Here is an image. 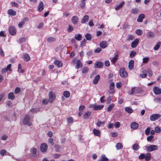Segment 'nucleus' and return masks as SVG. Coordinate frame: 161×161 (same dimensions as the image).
Masks as SVG:
<instances>
[{
  "label": "nucleus",
  "mask_w": 161,
  "mask_h": 161,
  "mask_svg": "<svg viewBox=\"0 0 161 161\" xmlns=\"http://www.w3.org/2000/svg\"><path fill=\"white\" fill-rule=\"evenodd\" d=\"M151 154L150 153H147L145 154V160L146 161H149L151 159Z\"/></svg>",
  "instance_id": "c85d7f7f"
},
{
  "label": "nucleus",
  "mask_w": 161,
  "mask_h": 161,
  "mask_svg": "<svg viewBox=\"0 0 161 161\" xmlns=\"http://www.w3.org/2000/svg\"><path fill=\"white\" fill-rule=\"evenodd\" d=\"M147 36L148 38L153 37L154 36V34L152 32H150L147 34Z\"/></svg>",
  "instance_id": "de8ad7c7"
},
{
  "label": "nucleus",
  "mask_w": 161,
  "mask_h": 161,
  "mask_svg": "<svg viewBox=\"0 0 161 161\" xmlns=\"http://www.w3.org/2000/svg\"><path fill=\"white\" fill-rule=\"evenodd\" d=\"M115 105L114 103H111L109 105L107 108V111L108 112H110L112 109L114 107Z\"/></svg>",
  "instance_id": "bb28decb"
},
{
  "label": "nucleus",
  "mask_w": 161,
  "mask_h": 161,
  "mask_svg": "<svg viewBox=\"0 0 161 161\" xmlns=\"http://www.w3.org/2000/svg\"><path fill=\"white\" fill-rule=\"evenodd\" d=\"M91 112L90 111H88L84 113L83 117L85 119H88L91 116Z\"/></svg>",
  "instance_id": "dca6fc26"
},
{
  "label": "nucleus",
  "mask_w": 161,
  "mask_h": 161,
  "mask_svg": "<svg viewBox=\"0 0 161 161\" xmlns=\"http://www.w3.org/2000/svg\"><path fill=\"white\" fill-rule=\"evenodd\" d=\"M161 44V42L159 41L158 42L155 46L154 47V50L155 51L157 50L160 47Z\"/></svg>",
  "instance_id": "473e14b6"
},
{
  "label": "nucleus",
  "mask_w": 161,
  "mask_h": 161,
  "mask_svg": "<svg viewBox=\"0 0 161 161\" xmlns=\"http://www.w3.org/2000/svg\"><path fill=\"white\" fill-rule=\"evenodd\" d=\"M114 88V82H112L109 86V89L110 90H112Z\"/></svg>",
  "instance_id": "6e6d98bb"
},
{
  "label": "nucleus",
  "mask_w": 161,
  "mask_h": 161,
  "mask_svg": "<svg viewBox=\"0 0 161 161\" xmlns=\"http://www.w3.org/2000/svg\"><path fill=\"white\" fill-rule=\"evenodd\" d=\"M31 152L32 154L34 155L36 154V148L34 147L32 148L31 149Z\"/></svg>",
  "instance_id": "49530a36"
},
{
  "label": "nucleus",
  "mask_w": 161,
  "mask_h": 161,
  "mask_svg": "<svg viewBox=\"0 0 161 161\" xmlns=\"http://www.w3.org/2000/svg\"><path fill=\"white\" fill-rule=\"evenodd\" d=\"M158 148L157 146L153 145H150L146 147L147 151L148 152H150L156 150L158 149Z\"/></svg>",
  "instance_id": "7ed1b4c3"
},
{
  "label": "nucleus",
  "mask_w": 161,
  "mask_h": 161,
  "mask_svg": "<svg viewBox=\"0 0 161 161\" xmlns=\"http://www.w3.org/2000/svg\"><path fill=\"white\" fill-rule=\"evenodd\" d=\"M86 1L81 0V3L80 4V6L82 9L84 8L86 6Z\"/></svg>",
  "instance_id": "f704fd0d"
},
{
  "label": "nucleus",
  "mask_w": 161,
  "mask_h": 161,
  "mask_svg": "<svg viewBox=\"0 0 161 161\" xmlns=\"http://www.w3.org/2000/svg\"><path fill=\"white\" fill-rule=\"evenodd\" d=\"M8 31L9 34L12 35H14L16 33V31L14 26H10Z\"/></svg>",
  "instance_id": "6e6552de"
},
{
  "label": "nucleus",
  "mask_w": 161,
  "mask_h": 161,
  "mask_svg": "<svg viewBox=\"0 0 161 161\" xmlns=\"http://www.w3.org/2000/svg\"><path fill=\"white\" fill-rule=\"evenodd\" d=\"M135 33L138 36H140L142 35L143 31L141 30L137 29Z\"/></svg>",
  "instance_id": "a19ab883"
},
{
  "label": "nucleus",
  "mask_w": 161,
  "mask_h": 161,
  "mask_svg": "<svg viewBox=\"0 0 161 161\" xmlns=\"http://www.w3.org/2000/svg\"><path fill=\"white\" fill-rule=\"evenodd\" d=\"M53 141L52 138H49L48 140V142L51 144V145L53 146L54 145V142H53Z\"/></svg>",
  "instance_id": "774afa93"
},
{
  "label": "nucleus",
  "mask_w": 161,
  "mask_h": 161,
  "mask_svg": "<svg viewBox=\"0 0 161 161\" xmlns=\"http://www.w3.org/2000/svg\"><path fill=\"white\" fill-rule=\"evenodd\" d=\"M44 9V4L43 2L41 1L39 5L37 7V9L39 11H42Z\"/></svg>",
  "instance_id": "4468645a"
},
{
  "label": "nucleus",
  "mask_w": 161,
  "mask_h": 161,
  "mask_svg": "<svg viewBox=\"0 0 161 161\" xmlns=\"http://www.w3.org/2000/svg\"><path fill=\"white\" fill-rule=\"evenodd\" d=\"M63 95L65 97L68 98L69 97L70 94L69 91H66L64 92Z\"/></svg>",
  "instance_id": "e433bc0d"
},
{
  "label": "nucleus",
  "mask_w": 161,
  "mask_h": 161,
  "mask_svg": "<svg viewBox=\"0 0 161 161\" xmlns=\"http://www.w3.org/2000/svg\"><path fill=\"white\" fill-rule=\"evenodd\" d=\"M73 119L72 117H68L67 119V121L68 123H72L73 122Z\"/></svg>",
  "instance_id": "c03bdc74"
},
{
  "label": "nucleus",
  "mask_w": 161,
  "mask_h": 161,
  "mask_svg": "<svg viewBox=\"0 0 161 161\" xmlns=\"http://www.w3.org/2000/svg\"><path fill=\"white\" fill-rule=\"evenodd\" d=\"M139 11V10L136 8H133L131 10V13L134 14H137Z\"/></svg>",
  "instance_id": "ea45409f"
},
{
  "label": "nucleus",
  "mask_w": 161,
  "mask_h": 161,
  "mask_svg": "<svg viewBox=\"0 0 161 161\" xmlns=\"http://www.w3.org/2000/svg\"><path fill=\"white\" fill-rule=\"evenodd\" d=\"M100 78V76L99 75H97L94 79L93 83L94 84H97L98 83V80Z\"/></svg>",
  "instance_id": "393cba45"
},
{
  "label": "nucleus",
  "mask_w": 161,
  "mask_h": 161,
  "mask_svg": "<svg viewBox=\"0 0 161 161\" xmlns=\"http://www.w3.org/2000/svg\"><path fill=\"white\" fill-rule=\"evenodd\" d=\"M125 110L128 113L130 114L132 113L133 109L129 107H126L125 108Z\"/></svg>",
  "instance_id": "4c0bfd02"
},
{
  "label": "nucleus",
  "mask_w": 161,
  "mask_h": 161,
  "mask_svg": "<svg viewBox=\"0 0 161 161\" xmlns=\"http://www.w3.org/2000/svg\"><path fill=\"white\" fill-rule=\"evenodd\" d=\"M56 41V38L54 37H50L47 38V41L48 42H52L55 41Z\"/></svg>",
  "instance_id": "72a5a7b5"
},
{
  "label": "nucleus",
  "mask_w": 161,
  "mask_h": 161,
  "mask_svg": "<svg viewBox=\"0 0 161 161\" xmlns=\"http://www.w3.org/2000/svg\"><path fill=\"white\" fill-rule=\"evenodd\" d=\"M89 16L88 15H85L81 20V23L84 24L88 22L89 19Z\"/></svg>",
  "instance_id": "2eb2a0df"
},
{
  "label": "nucleus",
  "mask_w": 161,
  "mask_h": 161,
  "mask_svg": "<svg viewBox=\"0 0 161 161\" xmlns=\"http://www.w3.org/2000/svg\"><path fill=\"white\" fill-rule=\"evenodd\" d=\"M102 48L101 47H97V49L94 50V52L96 53H98L102 51Z\"/></svg>",
  "instance_id": "680f3d73"
},
{
  "label": "nucleus",
  "mask_w": 161,
  "mask_h": 161,
  "mask_svg": "<svg viewBox=\"0 0 161 161\" xmlns=\"http://www.w3.org/2000/svg\"><path fill=\"white\" fill-rule=\"evenodd\" d=\"M118 58V55L116 54L115 55L114 57L111 60V62L113 64H115L116 61Z\"/></svg>",
  "instance_id": "c756f323"
},
{
  "label": "nucleus",
  "mask_w": 161,
  "mask_h": 161,
  "mask_svg": "<svg viewBox=\"0 0 161 161\" xmlns=\"http://www.w3.org/2000/svg\"><path fill=\"white\" fill-rule=\"evenodd\" d=\"M29 19L28 17H26L24 18L22 21L20 22L18 24V26L19 28H21L22 27V25L23 24L25 23V21H28Z\"/></svg>",
  "instance_id": "9b49d317"
},
{
  "label": "nucleus",
  "mask_w": 161,
  "mask_h": 161,
  "mask_svg": "<svg viewBox=\"0 0 161 161\" xmlns=\"http://www.w3.org/2000/svg\"><path fill=\"white\" fill-rule=\"evenodd\" d=\"M124 4L125 2H122L119 5H118L115 7V9L116 10L119 9L120 8L123 7Z\"/></svg>",
  "instance_id": "2f4dec72"
},
{
  "label": "nucleus",
  "mask_w": 161,
  "mask_h": 161,
  "mask_svg": "<svg viewBox=\"0 0 161 161\" xmlns=\"http://www.w3.org/2000/svg\"><path fill=\"white\" fill-rule=\"evenodd\" d=\"M155 131L157 133H159L161 131V129L158 127H156L155 129Z\"/></svg>",
  "instance_id": "13d9d810"
},
{
  "label": "nucleus",
  "mask_w": 161,
  "mask_h": 161,
  "mask_svg": "<svg viewBox=\"0 0 161 161\" xmlns=\"http://www.w3.org/2000/svg\"><path fill=\"white\" fill-rule=\"evenodd\" d=\"M103 65V63L101 62H96L94 65L95 68H102Z\"/></svg>",
  "instance_id": "1a4fd4ad"
},
{
  "label": "nucleus",
  "mask_w": 161,
  "mask_h": 161,
  "mask_svg": "<svg viewBox=\"0 0 161 161\" xmlns=\"http://www.w3.org/2000/svg\"><path fill=\"white\" fill-rule=\"evenodd\" d=\"M150 130V128L149 127L147 128L145 130V134L147 135H148L149 134Z\"/></svg>",
  "instance_id": "338daca9"
},
{
  "label": "nucleus",
  "mask_w": 161,
  "mask_h": 161,
  "mask_svg": "<svg viewBox=\"0 0 161 161\" xmlns=\"http://www.w3.org/2000/svg\"><path fill=\"white\" fill-rule=\"evenodd\" d=\"M8 99L13 100L15 98V97L13 92H11L8 93Z\"/></svg>",
  "instance_id": "a878e982"
},
{
  "label": "nucleus",
  "mask_w": 161,
  "mask_h": 161,
  "mask_svg": "<svg viewBox=\"0 0 161 161\" xmlns=\"http://www.w3.org/2000/svg\"><path fill=\"white\" fill-rule=\"evenodd\" d=\"M71 20L74 24L75 25L78 22L79 18L76 16H74L71 18Z\"/></svg>",
  "instance_id": "9d476101"
},
{
  "label": "nucleus",
  "mask_w": 161,
  "mask_h": 161,
  "mask_svg": "<svg viewBox=\"0 0 161 161\" xmlns=\"http://www.w3.org/2000/svg\"><path fill=\"white\" fill-rule=\"evenodd\" d=\"M116 149L117 150L122 149L123 148V145L120 143H117L116 145Z\"/></svg>",
  "instance_id": "58836bf2"
},
{
  "label": "nucleus",
  "mask_w": 161,
  "mask_h": 161,
  "mask_svg": "<svg viewBox=\"0 0 161 161\" xmlns=\"http://www.w3.org/2000/svg\"><path fill=\"white\" fill-rule=\"evenodd\" d=\"M114 126L117 128H119L120 126V124L119 122H115L114 125Z\"/></svg>",
  "instance_id": "69168bd1"
},
{
  "label": "nucleus",
  "mask_w": 161,
  "mask_h": 161,
  "mask_svg": "<svg viewBox=\"0 0 161 161\" xmlns=\"http://www.w3.org/2000/svg\"><path fill=\"white\" fill-rule=\"evenodd\" d=\"M86 39L88 41L92 39V37L91 35L89 33H87L85 36Z\"/></svg>",
  "instance_id": "37998d69"
},
{
  "label": "nucleus",
  "mask_w": 161,
  "mask_h": 161,
  "mask_svg": "<svg viewBox=\"0 0 161 161\" xmlns=\"http://www.w3.org/2000/svg\"><path fill=\"white\" fill-rule=\"evenodd\" d=\"M24 58L25 61H28L30 60V57L28 53L24 54Z\"/></svg>",
  "instance_id": "7c9ffc66"
},
{
  "label": "nucleus",
  "mask_w": 161,
  "mask_h": 161,
  "mask_svg": "<svg viewBox=\"0 0 161 161\" xmlns=\"http://www.w3.org/2000/svg\"><path fill=\"white\" fill-rule=\"evenodd\" d=\"M135 38L134 36L132 35H129L127 37V40L130 41V40H132Z\"/></svg>",
  "instance_id": "09e8293b"
},
{
  "label": "nucleus",
  "mask_w": 161,
  "mask_h": 161,
  "mask_svg": "<svg viewBox=\"0 0 161 161\" xmlns=\"http://www.w3.org/2000/svg\"><path fill=\"white\" fill-rule=\"evenodd\" d=\"M7 153V151L4 149H2L0 151V154L2 156H4L5 154H6Z\"/></svg>",
  "instance_id": "603ef678"
},
{
  "label": "nucleus",
  "mask_w": 161,
  "mask_h": 161,
  "mask_svg": "<svg viewBox=\"0 0 161 161\" xmlns=\"http://www.w3.org/2000/svg\"><path fill=\"white\" fill-rule=\"evenodd\" d=\"M136 52L134 51H132L130 52V54L129 57L130 58H132L134 57L136 54Z\"/></svg>",
  "instance_id": "864d4df0"
},
{
  "label": "nucleus",
  "mask_w": 161,
  "mask_h": 161,
  "mask_svg": "<svg viewBox=\"0 0 161 161\" xmlns=\"http://www.w3.org/2000/svg\"><path fill=\"white\" fill-rule=\"evenodd\" d=\"M54 64L55 65H57V66L58 67L60 68L62 66L63 64L62 62L60 60H57L55 61Z\"/></svg>",
  "instance_id": "5701e85b"
},
{
  "label": "nucleus",
  "mask_w": 161,
  "mask_h": 161,
  "mask_svg": "<svg viewBox=\"0 0 161 161\" xmlns=\"http://www.w3.org/2000/svg\"><path fill=\"white\" fill-rule=\"evenodd\" d=\"M82 36L81 35L79 34L78 35H76L75 36V38L77 41H80L82 39Z\"/></svg>",
  "instance_id": "c9c22d12"
},
{
  "label": "nucleus",
  "mask_w": 161,
  "mask_h": 161,
  "mask_svg": "<svg viewBox=\"0 0 161 161\" xmlns=\"http://www.w3.org/2000/svg\"><path fill=\"white\" fill-rule=\"evenodd\" d=\"M104 107L103 105H95L93 107V110H97L102 109Z\"/></svg>",
  "instance_id": "6ab92c4d"
},
{
  "label": "nucleus",
  "mask_w": 161,
  "mask_h": 161,
  "mask_svg": "<svg viewBox=\"0 0 161 161\" xmlns=\"http://www.w3.org/2000/svg\"><path fill=\"white\" fill-rule=\"evenodd\" d=\"M160 117L161 115L159 114H154L150 116V118L151 121H154L160 118Z\"/></svg>",
  "instance_id": "39448f33"
},
{
  "label": "nucleus",
  "mask_w": 161,
  "mask_h": 161,
  "mask_svg": "<svg viewBox=\"0 0 161 161\" xmlns=\"http://www.w3.org/2000/svg\"><path fill=\"white\" fill-rule=\"evenodd\" d=\"M73 30V26H70L69 25V28L67 30V31L69 32H71Z\"/></svg>",
  "instance_id": "0e129e2a"
},
{
  "label": "nucleus",
  "mask_w": 161,
  "mask_h": 161,
  "mask_svg": "<svg viewBox=\"0 0 161 161\" xmlns=\"http://www.w3.org/2000/svg\"><path fill=\"white\" fill-rule=\"evenodd\" d=\"M30 119L31 117L30 115L28 114L26 115L23 120V124L28 126H31V123L30 122Z\"/></svg>",
  "instance_id": "f257e3e1"
},
{
  "label": "nucleus",
  "mask_w": 161,
  "mask_h": 161,
  "mask_svg": "<svg viewBox=\"0 0 161 161\" xmlns=\"http://www.w3.org/2000/svg\"><path fill=\"white\" fill-rule=\"evenodd\" d=\"M83 66V64L79 59L77 60L76 63V68L77 69H79V68H81Z\"/></svg>",
  "instance_id": "a211bd4d"
},
{
  "label": "nucleus",
  "mask_w": 161,
  "mask_h": 161,
  "mask_svg": "<svg viewBox=\"0 0 161 161\" xmlns=\"http://www.w3.org/2000/svg\"><path fill=\"white\" fill-rule=\"evenodd\" d=\"M101 158L98 161H109V159L106 157L104 154L102 155Z\"/></svg>",
  "instance_id": "cd10ccee"
},
{
  "label": "nucleus",
  "mask_w": 161,
  "mask_h": 161,
  "mask_svg": "<svg viewBox=\"0 0 161 161\" xmlns=\"http://www.w3.org/2000/svg\"><path fill=\"white\" fill-rule=\"evenodd\" d=\"M154 93L156 95H159L161 94V89L157 86H154L153 89Z\"/></svg>",
  "instance_id": "0eeeda50"
},
{
  "label": "nucleus",
  "mask_w": 161,
  "mask_h": 161,
  "mask_svg": "<svg viewBox=\"0 0 161 161\" xmlns=\"http://www.w3.org/2000/svg\"><path fill=\"white\" fill-rule=\"evenodd\" d=\"M49 102V100L47 99H45L42 101V103L45 105L47 104Z\"/></svg>",
  "instance_id": "4d7b16f0"
},
{
  "label": "nucleus",
  "mask_w": 161,
  "mask_h": 161,
  "mask_svg": "<svg viewBox=\"0 0 161 161\" xmlns=\"http://www.w3.org/2000/svg\"><path fill=\"white\" fill-rule=\"evenodd\" d=\"M49 102L52 103L56 98V95L52 92H50L48 94Z\"/></svg>",
  "instance_id": "20e7f679"
},
{
  "label": "nucleus",
  "mask_w": 161,
  "mask_h": 161,
  "mask_svg": "<svg viewBox=\"0 0 161 161\" xmlns=\"http://www.w3.org/2000/svg\"><path fill=\"white\" fill-rule=\"evenodd\" d=\"M145 154L143 153L141 154L139 156V158L140 159H145Z\"/></svg>",
  "instance_id": "052dcab7"
},
{
  "label": "nucleus",
  "mask_w": 161,
  "mask_h": 161,
  "mask_svg": "<svg viewBox=\"0 0 161 161\" xmlns=\"http://www.w3.org/2000/svg\"><path fill=\"white\" fill-rule=\"evenodd\" d=\"M107 46V43L106 41H102L100 44V47L103 48H105Z\"/></svg>",
  "instance_id": "4be33fe9"
},
{
  "label": "nucleus",
  "mask_w": 161,
  "mask_h": 161,
  "mask_svg": "<svg viewBox=\"0 0 161 161\" xmlns=\"http://www.w3.org/2000/svg\"><path fill=\"white\" fill-rule=\"evenodd\" d=\"M139 146L137 143H135L133 145V148L134 150H137L139 148Z\"/></svg>",
  "instance_id": "79ce46f5"
},
{
  "label": "nucleus",
  "mask_w": 161,
  "mask_h": 161,
  "mask_svg": "<svg viewBox=\"0 0 161 161\" xmlns=\"http://www.w3.org/2000/svg\"><path fill=\"white\" fill-rule=\"evenodd\" d=\"M120 76L122 78H125L128 75L127 72L126 71L124 68H122L119 70Z\"/></svg>",
  "instance_id": "f03ea898"
},
{
  "label": "nucleus",
  "mask_w": 161,
  "mask_h": 161,
  "mask_svg": "<svg viewBox=\"0 0 161 161\" xmlns=\"http://www.w3.org/2000/svg\"><path fill=\"white\" fill-rule=\"evenodd\" d=\"M149 60V58L148 57H146L144 58L143 59V61L142 62L143 63H147Z\"/></svg>",
  "instance_id": "e2e57ef3"
},
{
  "label": "nucleus",
  "mask_w": 161,
  "mask_h": 161,
  "mask_svg": "<svg viewBox=\"0 0 161 161\" xmlns=\"http://www.w3.org/2000/svg\"><path fill=\"white\" fill-rule=\"evenodd\" d=\"M48 147L47 145L45 143H43L41 144L40 147V150L42 153H45L47 151Z\"/></svg>",
  "instance_id": "423d86ee"
},
{
  "label": "nucleus",
  "mask_w": 161,
  "mask_h": 161,
  "mask_svg": "<svg viewBox=\"0 0 161 161\" xmlns=\"http://www.w3.org/2000/svg\"><path fill=\"white\" fill-rule=\"evenodd\" d=\"M26 41V39L25 37H21L19 40V42L20 43H21L23 42H25Z\"/></svg>",
  "instance_id": "3c124183"
},
{
  "label": "nucleus",
  "mask_w": 161,
  "mask_h": 161,
  "mask_svg": "<svg viewBox=\"0 0 161 161\" xmlns=\"http://www.w3.org/2000/svg\"><path fill=\"white\" fill-rule=\"evenodd\" d=\"M145 18V15L144 14H140L137 19V21L139 22H142L143 19Z\"/></svg>",
  "instance_id": "f3484780"
},
{
  "label": "nucleus",
  "mask_w": 161,
  "mask_h": 161,
  "mask_svg": "<svg viewBox=\"0 0 161 161\" xmlns=\"http://www.w3.org/2000/svg\"><path fill=\"white\" fill-rule=\"evenodd\" d=\"M8 14L10 16H15L16 15V13L14 10L9 9L8 11Z\"/></svg>",
  "instance_id": "412c9836"
},
{
  "label": "nucleus",
  "mask_w": 161,
  "mask_h": 161,
  "mask_svg": "<svg viewBox=\"0 0 161 161\" xmlns=\"http://www.w3.org/2000/svg\"><path fill=\"white\" fill-rule=\"evenodd\" d=\"M134 61L133 60H131L129 62L128 68L130 70H132L134 68Z\"/></svg>",
  "instance_id": "aec40b11"
},
{
  "label": "nucleus",
  "mask_w": 161,
  "mask_h": 161,
  "mask_svg": "<svg viewBox=\"0 0 161 161\" xmlns=\"http://www.w3.org/2000/svg\"><path fill=\"white\" fill-rule=\"evenodd\" d=\"M93 133L96 136H100L101 135L100 131L99 130H97L96 129H93Z\"/></svg>",
  "instance_id": "b1692460"
},
{
  "label": "nucleus",
  "mask_w": 161,
  "mask_h": 161,
  "mask_svg": "<svg viewBox=\"0 0 161 161\" xmlns=\"http://www.w3.org/2000/svg\"><path fill=\"white\" fill-rule=\"evenodd\" d=\"M147 72L148 74V76L149 77H151L153 74V71H152L151 69H148L147 70Z\"/></svg>",
  "instance_id": "a18cd8bd"
},
{
  "label": "nucleus",
  "mask_w": 161,
  "mask_h": 161,
  "mask_svg": "<svg viewBox=\"0 0 161 161\" xmlns=\"http://www.w3.org/2000/svg\"><path fill=\"white\" fill-rule=\"evenodd\" d=\"M139 40L138 39H136L134 41H133L131 44V47L134 48L136 47L139 43Z\"/></svg>",
  "instance_id": "ddd939ff"
},
{
  "label": "nucleus",
  "mask_w": 161,
  "mask_h": 161,
  "mask_svg": "<svg viewBox=\"0 0 161 161\" xmlns=\"http://www.w3.org/2000/svg\"><path fill=\"white\" fill-rule=\"evenodd\" d=\"M20 91V89L19 87H17L15 88L14 90V93L15 94L19 93Z\"/></svg>",
  "instance_id": "5fc2aeb1"
},
{
  "label": "nucleus",
  "mask_w": 161,
  "mask_h": 161,
  "mask_svg": "<svg viewBox=\"0 0 161 161\" xmlns=\"http://www.w3.org/2000/svg\"><path fill=\"white\" fill-rule=\"evenodd\" d=\"M88 68L87 67H84L82 68V72L83 73H85L87 72Z\"/></svg>",
  "instance_id": "bf43d9fd"
},
{
  "label": "nucleus",
  "mask_w": 161,
  "mask_h": 161,
  "mask_svg": "<svg viewBox=\"0 0 161 161\" xmlns=\"http://www.w3.org/2000/svg\"><path fill=\"white\" fill-rule=\"evenodd\" d=\"M86 42V40L85 39H83L81 42L80 46L82 47L83 46H84Z\"/></svg>",
  "instance_id": "8fccbe9b"
},
{
  "label": "nucleus",
  "mask_w": 161,
  "mask_h": 161,
  "mask_svg": "<svg viewBox=\"0 0 161 161\" xmlns=\"http://www.w3.org/2000/svg\"><path fill=\"white\" fill-rule=\"evenodd\" d=\"M139 127L138 124L135 122H132L130 125V127L133 130H136Z\"/></svg>",
  "instance_id": "f8f14e48"
}]
</instances>
